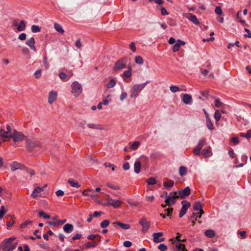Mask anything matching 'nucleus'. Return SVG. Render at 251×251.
<instances>
[{"label":"nucleus","mask_w":251,"mask_h":251,"mask_svg":"<svg viewBox=\"0 0 251 251\" xmlns=\"http://www.w3.org/2000/svg\"><path fill=\"white\" fill-rule=\"evenodd\" d=\"M149 82L148 81L141 84H137L134 85L130 91V97L136 98L139 96L140 92L144 88L146 84Z\"/></svg>","instance_id":"f257e3e1"},{"label":"nucleus","mask_w":251,"mask_h":251,"mask_svg":"<svg viewBox=\"0 0 251 251\" xmlns=\"http://www.w3.org/2000/svg\"><path fill=\"white\" fill-rule=\"evenodd\" d=\"M72 93L75 97H77L81 94L82 92V87L81 85L77 81H74L71 85Z\"/></svg>","instance_id":"f03ea898"},{"label":"nucleus","mask_w":251,"mask_h":251,"mask_svg":"<svg viewBox=\"0 0 251 251\" xmlns=\"http://www.w3.org/2000/svg\"><path fill=\"white\" fill-rule=\"evenodd\" d=\"M122 203V201L113 199L109 196H108V197L106 199V202L104 205L107 206H112L114 208H118L120 206Z\"/></svg>","instance_id":"7ed1b4c3"},{"label":"nucleus","mask_w":251,"mask_h":251,"mask_svg":"<svg viewBox=\"0 0 251 251\" xmlns=\"http://www.w3.org/2000/svg\"><path fill=\"white\" fill-rule=\"evenodd\" d=\"M127 58H122L118 60L113 67V70L117 72L120 70L125 68L127 63Z\"/></svg>","instance_id":"20e7f679"},{"label":"nucleus","mask_w":251,"mask_h":251,"mask_svg":"<svg viewBox=\"0 0 251 251\" xmlns=\"http://www.w3.org/2000/svg\"><path fill=\"white\" fill-rule=\"evenodd\" d=\"M27 144V149L30 151H37L40 149V144L38 141L28 140Z\"/></svg>","instance_id":"39448f33"},{"label":"nucleus","mask_w":251,"mask_h":251,"mask_svg":"<svg viewBox=\"0 0 251 251\" xmlns=\"http://www.w3.org/2000/svg\"><path fill=\"white\" fill-rule=\"evenodd\" d=\"M11 138H12L14 142H18L25 139V135L22 132L14 129L13 133L11 134Z\"/></svg>","instance_id":"423d86ee"},{"label":"nucleus","mask_w":251,"mask_h":251,"mask_svg":"<svg viewBox=\"0 0 251 251\" xmlns=\"http://www.w3.org/2000/svg\"><path fill=\"white\" fill-rule=\"evenodd\" d=\"M182 207L179 213V217L182 218L186 213L187 209L190 207V203L186 201H181Z\"/></svg>","instance_id":"0eeeda50"},{"label":"nucleus","mask_w":251,"mask_h":251,"mask_svg":"<svg viewBox=\"0 0 251 251\" xmlns=\"http://www.w3.org/2000/svg\"><path fill=\"white\" fill-rule=\"evenodd\" d=\"M139 224L142 226V231L146 232L150 227V222L148 221L147 219L143 217L139 221Z\"/></svg>","instance_id":"6e6552de"},{"label":"nucleus","mask_w":251,"mask_h":251,"mask_svg":"<svg viewBox=\"0 0 251 251\" xmlns=\"http://www.w3.org/2000/svg\"><path fill=\"white\" fill-rule=\"evenodd\" d=\"M191 190L189 187H186L183 189H181L178 192V196L180 199H184L190 195Z\"/></svg>","instance_id":"1a4fd4ad"},{"label":"nucleus","mask_w":251,"mask_h":251,"mask_svg":"<svg viewBox=\"0 0 251 251\" xmlns=\"http://www.w3.org/2000/svg\"><path fill=\"white\" fill-rule=\"evenodd\" d=\"M10 167L12 172H14L19 169L22 170L25 168V166L23 165L16 161L12 162L10 164Z\"/></svg>","instance_id":"9d476101"},{"label":"nucleus","mask_w":251,"mask_h":251,"mask_svg":"<svg viewBox=\"0 0 251 251\" xmlns=\"http://www.w3.org/2000/svg\"><path fill=\"white\" fill-rule=\"evenodd\" d=\"M163 235V233L161 232L153 233L152 234L153 241L155 243H159L163 242L165 240V238L163 237L160 238Z\"/></svg>","instance_id":"9b49d317"},{"label":"nucleus","mask_w":251,"mask_h":251,"mask_svg":"<svg viewBox=\"0 0 251 251\" xmlns=\"http://www.w3.org/2000/svg\"><path fill=\"white\" fill-rule=\"evenodd\" d=\"M182 101L185 104H190L192 102V97L190 94H185L181 95Z\"/></svg>","instance_id":"f8f14e48"},{"label":"nucleus","mask_w":251,"mask_h":251,"mask_svg":"<svg viewBox=\"0 0 251 251\" xmlns=\"http://www.w3.org/2000/svg\"><path fill=\"white\" fill-rule=\"evenodd\" d=\"M82 194L84 196H90L93 199L97 196V195L94 193V190L91 189H87L84 190L82 192Z\"/></svg>","instance_id":"ddd939ff"},{"label":"nucleus","mask_w":251,"mask_h":251,"mask_svg":"<svg viewBox=\"0 0 251 251\" xmlns=\"http://www.w3.org/2000/svg\"><path fill=\"white\" fill-rule=\"evenodd\" d=\"M186 18L195 25H200V22L195 15H193L191 13H189L186 16Z\"/></svg>","instance_id":"4468645a"},{"label":"nucleus","mask_w":251,"mask_h":251,"mask_svg":"<svg viewBox=\"0 0 251 251\" xmlns=\"http://www.w3.org/2000/svg\"><path fill=\"white\" fill-rule=\"evenodd\" d=\"M35 41L34 37H31L29 39L26 41L25 44L28 46L32 50L36 51V49L35 47Z\"/></svg>","instance_id":"2eb2a0df"},{"label":"nucleus","mask_w":251,"mask_h":251,"mask_svg":"<svg viewBox=\"0 0 251 251\" xmlns=\"http://www.w3.org/2000/svg\"><path fill=\"white\" fill-rule=\"evenodd\" d=\"M57 93L55 91H51L49 93V96L48 98V102L50 104H52L56 100Z\"/></svg>","instance_id":"dca6fc26"},{"label":"nucleus","mask_w":251,"mask_h":251,"mask_svg":"<svg viewBox=\"0 0 251 251\" xmlns=\"http://www.w3.org/2000/svg\"><path fill=\"white\" fill-rule=\"evenodd\" d=\"M11 134H9L4 129H0V139H2V142L5 141L6 138H11Z\"/></svg>","instance_id":"f3484780"},{"label":"nucleus","mask_w":251,"mask_h":251,"mask_svg":"<svg viewBox=\"0 0 251 251\" xmlns=\"http://www.w3.org/2000/svg\"><path fill=\"white\" fill-rule=\"evenodd\" d=\"M185 45V42L179 39L178 40L174 46L173 48V51L175 52L178 51L180 49V46H184Z\"/></svg>","instance_id":"a211bd4d"},{"label":"nucleus","mask_w":251,"mask_h":251,"mask_svg":"<svg viewBox=\"0 0 251 251\" xmlns=\"http://www.w3.org/2000/svg\"><path fill=\"white\" fill-rule=\"evenodd\" d=\"M63 230L67 233H70L73 231L74 226L71 224H66L63 227Z\"/></svg>","instance_id":"6ab92c4d"},{"label":"nucleus","mask_w":251,"mask_h":251,"mask_svg":"<svg viewBox=\"0 0 251 251\" xmlns=\"http://www.w3.org/2000/svg\"><path fill=\"white\" fill-rule=\"evenodd\" d=\"M176 248L177 250L178 251H188L186 249L184 244H181L180 242L177 241L176 243H175Z\"/></svg>","instance_id":"aec40b11"},{"label":"nucleus","mask_w":251,"mask_h":251,"mask_svg":"<svg viewBox=\"0 0 251 251\" xmlns=\"http://www.w3.org/2000/svg\"><path fill=\"white\" fill-rule=\"evenodd\" d=\"M201 154L205 157H209L212 155V153L211 147L203 149L201 151Z\"/></svg>","instance_id":"412c9836"},{"label":"nucleus","mask_w":251,"mask_h":251,"mask_svg":"<svg viewBox=\"0 0 251 251\" xmlns=\"http://www.w3.org/2000/svg\"><path fill=\"white\" fill-rule=\"evenodd\" d=\"M141 166V162L138 160H136L134 164V171L136 174H139L140 172Z\"/></svg>","instance_id":"4be33fe9"},{"label":"nucleus","mask_w":251,"mask_h":251,"mask_svg":"<svg viewBox=\"0 0 251 251\" xmlns=\"http://www.w3.org/2000/svg\"><path fill=\"white\" fill-rule=\"evenodd\" d=\"M113 224L119 226L124 229H129L130 228V226L129 224H123L120 222H114Z\"/></svg>","instance_id":"5701e85b"},{"label":"nucleus","mask_w":251,"mask_h":251,"mask_svg":"<svg viewBox=\"0 0 251 251\" xmlns=\"http://www.w3.org/2000/svg\"><path fill=\"white\" fill-rule=\"evenodd\" d=\"M16 238L14 236L4 239L2 242L3 246H8L9 244L11 243Z\"/></svg>","instance_id":"b1692460"},{"label":"nucleus","mask_w":251,"mask_h":251,"mask_svg":"<svg viewBox=\"0 0 251 251\" xmlns=\"http://www.w3.org/2000/svg\"><path fill=\"white\" fill-rule=\"evenodd\" d=\"M68 183L73 187L79 188L80 187V184L77 181H75L74 179L71 178L68 180Z\"/></svg>","instance_id":"393cba45"},{"label":"nucleus","mask_w":251,"mask_h":251,"mask_svg":"<svg viewBox=\"0 0 251 251\" xmlns=\"http://www.w3.org/2000/svg\"><path fill=\"white\" fill-rule=\"evenodd\" d=\"M54 27L55 29L60 34H63L64 32V30L61 25L60 24L55 23H54Z\"/></svg>","instance_id":"a878e982"},{"label":"nucleus","mask_w":251,"mask_h":251,"mask_svg":"<svg viewBox=\"0 0 251 251\" xmlns=\"http://www.w3.org/2000/svg\"><path fill=\"white\" fill-rule=\"evenodd\" d=\"M87 126L91 129H102L99 124L90 123L87 124Z\"/></svg>","instance_id":"bb28decb"},{"label":"nucleus","mask_w":251,"mask_h":251,"mask_svg":"<svg viewBox=\"0 0 251 251\" xmlns=\"http://www.w3.org/2000/svg\"><path fill=\"white\" fill-rule=\"evenodd\" d=\"M179 175L181 176H184L186 175L187 172V169L186 167L181 166L179 168Z\"/></svg>","instance_id":"cd10ccee"},{"label":"nucleus","mask_w":251,"mask_h":251,"mask_svg":"<svg viewBox=\"0 0 251 251\" xmlns=\"http://www.w3.org/2000/svg\"><path fill=\"white\" fill-rule=\"evenodd\" d=\"M174 185V181L172 180H168L167 181H164L163 186L167 189L172 188Z\"/></svg>","instance_id":"c85d7f7f"},{"label":"nucleus","mask_w":251,"mask_h":251,"mask_svg":"<svg viewBox=\"0 0 251 251\" xmlns=\"http://www.w3.org/2000/svg\"><path fill=\"white\" fill-rule=\"evenodd\" d=\"M206 126H207V128L209 130H212L214 129L213 125L212 123L211 122V120H210V118L209 117V116H206Z\"/></svg>","instance_id":"c756f323"},{"label":"nucleus","mask_w":251,"mask_h":251,"mask_svg":"<svg viewBox=\"0 0 251 251\" xmlns=\"http://www.w3.org/2000/svg\"><path fill=\"white\" fill-rule=\"evenodd\" d=\"M25 22L23 20L21 21L17 27V30L19 31H24L25 29Z\"/></svg>","instance_id":"7c9ffc66"},{"label":"nucleus","mask_w":251,"mask_h":251,"mask_svg":"<svg viewBox=\"0 0 251 251\" xmlns=\"http://www.w3.org/2000/svg\"><path fill=\"white\" fill-rule=\"evenodd\" d=\"M205 235L207 237L212 238V237H213L215 236V231L213 230L208 229V230L205 231Z\"/></svg>","instance_id":"2f4dec72"},{"label":"nucleus","mask_w":251,"mask_h":251,"mask_svg":"<svg viewBox=\"0 0 251 251\" xmlns=\"http://www.w3.org/2000/svg\"><path fill=\"white\" fill-rule=\"evenodd\" d=\"M17 245V243H15L11 247H9L8 246H3V251H12L16 248Z\"/></svg>","instance_id":"473e14b6"},{"label":"nucleus","mask_w":251,"mask_h":251,"mask_svg":"<svg viewBox=\"0 0 251 251\" xmlns=\"http://www.w3.org/2000/svg\"><path fill=\"white\" fill-rule=\"evenodd\" d=\"M140 145V143L139 141H135L130 146L129 148L132 150H136Z\"/></svg>","instance_id":"72a5a7b5"},{"label":"nucleus","mask_w":251,"mask_h":251,"mask_svg":"<svg viewBox=\"0 0 251 251\" xmlns=\"http://www.w3.org/2000/svg\"><path fill=\"white\" fill-rule=\"evenodd\" d=\"M194 209L195 210H199L200 211H201L202 209V204L200 201H197L194 205Z\"/></svg>","instance_id":"f704fd0d"},{"label":"nucleus","mask_w":251,"mask_h":251,"mask_svg":"<svg viewBox=\"0 0 251 251\" xmlns=\"http://www.w3.org/2000/svg\"><path fill=\"white\" fill-rule=\"evenodd\" d=\"M206 144V140L204 138H201V139L199 143L198 144V145L197 147L199 148L200 149H201Z\"/></svg>","instance_id":"c9c22d12"},{"label":"nucleus","mask_w":251,"mask_h":251,"mask_svg":"<svg viewBox=\"0 0 251 251\" xmlns=\"http://www.w3.org/2000/svg\"><path fill=\"white\" fill-rule=\"evenodd\" d=\"M165 202L168 204V205H172L175 203L176 201L175 199H169L168 198V196H166V200L165 201Z\"/></svg>","instance_id":"e433bc0d"},{"label":"nucleus","mask_w":251,"mask_h":251,"mask_svg":"<svg viewBox=\"0 0 251 251\" xmlns=\"http://www.w3.org/2000/svg\"><path fill=\"white\" fill-rule=\"evenodd\" d=\"M135 62L137 64L142 65L144 63V60L141 56L138 55L135 57Z\"/></svg>","instance_id":"4c0bfd02"},{"label":"nucleus","mask_w":251,"mask_h":251,"mask_svg":"<svg viewBox=\"0 0 251 251\" xmlns=\"http://www.w3.org/2000/svg\"><path fill=\"white\" fill-rule=\"evenodd\" d=\"M179 198L178 196V192H172L169 193L168 195V198L169 199H176V198Z\"/></svg>","instance_id":"58836bf2"},{"label":"nucleus","mask_w":251,"mask_h":251,"mask_svg":"<svg viewBox=\"0 0 251 251\" xmlns=\"http://www.w3.org/2000/svg\"><path fill=\"white\" fill-rule=\"evenodd\" d=\"M58 75H59V78L61 80H63L64 81L69 80V78L68 77V75L65 73H64L63 72L60 73Z\"/></svg>","instance_id":"ea45409f"},{"label":"nucleus","mask_w":251,"mask_h":251,"mask_svg":"<svg viewBox=\"0 0 251 251\" xmlns=\"http://www.w3.org/2000/svg\"><path fill=\"white\" fill-rule=\"evenodd\" d=\"M31 30L33 33H37L41 31V28L37 25H33L31 26Z\"/></svg>","instance_id":"a19ab883"},{"label":"nucleus","mask_w":251,"mask_h":251,"mask_svg":"<svg viewBox=\"0 0 251 251\" xmlns=\"http://www.w3.org/2000/svg\"><path fill=\"white\" fill-rule=\"evenodd\" d=\"M110 224V222L109 220H105L103 221H102L100 225V226L101 228H106V227H107Z\"/></svg>","instance_id":"79ce46f5"},{"label":"nucleus","mask_w":251,"mask_h":251,"mask_svg":"<svg viewBox=\"0 0 251 251\" xmlns=\"http://www.w3.org/2000/svg\"><path fill=\"white\" fill-rule=\"evenodd\" d=\"M221 114L218 110H216L214 113V118L216 122H219L221 119Z\"/></svg>","instance_id":"37998d69"},{"label":"nucleus","mask_w":251,"mask_h":251,"mask_svg":"<svg viewBox=\"0 0 251 251\" xmlns=\"http://www.w3.org/2000/svg\"><path fill=\"white\" fill-rule=\"evenodd\" d=\"M180 236V234L179 233H177V236L175 238L171 239L170 240L172 241V243L173 244H175V243H176L177 241H178L179 242H181V240L180 239H179ZM183 241L184 240H182V241Z\"/></svg>","instance_id":"c03bdc74"},{"label":"nucleus","mask_w":251,"mask_h":251,"mask_svg":"<svg viewBox=\"0 0 251 251\" xmlns=\"http://www.w3.org/2000/svg\"><path fill=\"white\" fill-rule=\"evenodd\" d=\"M39 216L40 217H43L45 219H50V216L45 213L43 211H40L39 212Z\"/></svg>","instance_id":"a18cd8bd"},{"label":"nucleus","mask_w":251,"mask_h":251,"mask_svg":"<svg viewBox=\"0 0 251 251\" xmlns=\"http://www.w3.org/2000/svg\"><path fill=\"white\" fill-rule=\"evenodd\" d=\"M146 182L149 185H153V184H156V179L154 178L151 177V178H149L147 179Z\"/></svg>","instance_id":"49530a36"},{"label":"nucleus","mask_w":251,"mask_h":251,"mask_svg":"<svg viewBox=\"0 0 251 251\" xmlns=\"http://www.w3.org/2000/svg\"><path fill=\"white\" fill-rule=\"evenodd\" d=\"M116 84V81L114 79H111L107 84V87L108 88H111L115 86Z\"/></svg>","instance_id":"de8ad7c7"},{"label":"nucleus","mask_w":251,"mask_h":251,"mask_svg":"<svg viewBox=\"0 0 251 251\" xmlns=\"http://www.w3.org/2000/svg\"><path fill=\"white\" fill-rule=\"evenodd\" d=\"M34 75L36 78L38 79L40 78L42 75V70L41 69L37 70L35 72Z\"/></svg>","instance_id":"09e8293b"},{"label":"nucleus","mask_w":251,"mask_h":251,"mask_svg":"<svg viewBox=\"0 0 251 251\" xmlns=\"http://www.w3.org/2000/svg\"><path fill=\"white\" fill-rule=\"evenodd\" d=\"M131 68L129 67L128 70H126L124 72L123 75H125L126 77H130L131 75Z\"/></svg>","instance_id":"8fccbe9b"},{"label":"nucleus","mask_w":251,"mask_h":251,"mask_svg":"<svg viewBox=\"0 0 251 251\" xmlns=\"http://www.w3.org/2000/svg\"><path fill=\"white\" fill-rule=\"evenodd\" d=\"M170 89L171 92L176 93L179 90V88L177 86L172 85L170 87Z\"/></svg>","instance_id":"3c124183"},{"label":"nucleus","mask_w":251,"mask_h":251,"mask_svg":"<svg viewBox=\"0 0 251 251\" xmlns=\"http://www.w3.org/2000/svg\"><path fill=\"white\" fill-rule=\"evenodd\" d=\"M158 249L160 251H165L167 250V246L166 245H165V244H160L158 246Z\"/></svg>","instance_id":"603ef678"},{"label":"nucleus","mask_w":251,"mask_h":251,"mask_svg":"<svg viewBox=\"0 0 251 251\" xmlns=\"http://www.w3.org/2000/svg\"><path fill=\"white\" fill-rule=\"evenodd\" d=\"M203 210H201V211H199L197 213H193V215H194L195 217V220L197 219V218H201L202 216V214L204 213Z\"/></svg>","instance_id":"864d4df0"},{"label":"nucleus","mask_w":251,"mask_h":251,"mask_svg":"<svg viewBox=\"0 0 251 251\" xmlns=\"http://www.w3.org/2000/svg\"><path fill=\"white\" fill-rule=\"evenodd\" d=\"M215 12L218 15H221L223 13V10L220 6H217L215 9Z\"/></svg>","instance_id":"5fc2aeb1"},{"label":"nucleus","mask_w":251,"mask_h":251,"mask_svg":"<svg viewBox=\"0 0 251 251\" xmlns=\"http://www.w3.org/2000/svg\"><path fill=\"white\" fill-rule=\"evenodd\" d=\"M86 247L87 248H91V247H95L97 245V243L96 242H95L94 243H91V242H88L86 244Z\"/></svg>","instance_id":"6e6d98bb"},{"label":"nucleus","mask_w":251,"mask_h":251,"mask_svg":"<svg viewBox=\"0 0 251 251\" xmlns=\"http://www.w3.org/2000/svg\"><path fill=\"white\" fill-rule=\"evenodd\" d=\"M5 213V211L4 209V206L3 205H2L0 207V219H2L3 218Z\"/></svg>","instance_id":"4d7b16f0"},{"label":"nucleus","mask_w":251,"mask_h":251,"mask_svg":"<svg viewBox=\"0 0 251 251\" xmlns=\"http://www.w3.org/2000/svg\"><path fill=\"white\" fill-rule=\"evenodd\" d=\"M107 185L109 188L113 190H119L120 189V187L118 185H115L110 183H107Z\"/></svg>","instance_id":"13d9d810"},{"label":"nucleus","mask_w":251,"mask_h":251,"mask_svg":"<svg viewBox=\"0 0 251 251\" xmlns=\"http://www.w3.org/2000/svg\"><path fill=\"white\" fill-rule=\"evenodd\" d=\"M43 63L45 65V68L48 69L49 68V64L48 62V58L47 56H44L43 59Z\"/></svg>","instance_id":"bf43d9fd"},{"label":"nucleus","mask_w":251,"mask_h":251,"mask_svg":"<svg viewBox=\"0 0 251 251\" xmlns=\"http://www.w3.org/2000/svg\"><path fill=\"white\" fill-rule=\"evenodd\" d=\"M201 149L198 147H195L193 149V153L195 155H198L200 154Z\"/></svg>","instance_id":"052dcab7"},{"label":"nucleus","mask_w":251,"mask_h":251,"mask_svg":"<svg viewBox=\"0 0 251 251\" xmlns=\"http://www.w3.org/2000/svg\"><path fill=\"white\" fill-rule=\"evenodd\" d=\"M31 222H32L31 221H29V220L26 221L24 223H22L20 225V227L22 228H25L26 226H27L28 225L31 224Z\"/></svg>","instance_id":"680f3d73"},{"label":"nucleus","mask_w":251,"mask_h":251,"mask_svg":"<svg viewBox=\"0 0 251 251\" xmlns=\"http://www.w3.org/2000/svg\"><path fill=\"white\" fill-rule=\"evenodd\" d=\"M223 103L220 101V99L217 98L215 100V106L217 107H220L223 105Z\"/></svg>","instance_id":"e2e57ef3"},{"label":"nucleus","mask_w":251,"mask_h":251,"mask_svg":"<svg viewBox=\"0 0 251 251\" xmlns=\"http://www.w3.org/2000/svg\"><path fill=\"white\" fill-rule=\"evenodd\" d=\"M127 93L126 92L123 93L120 96L121 101H123L127 97Z\"/></svg>","instance_id":"0e129e2a"},{"label":"nucleus","mask_w":251,"mask_h":251,"mask_svg":"<svg viewBox=\"0 0 251 251\" xmlns=\"http://www.w3.org/2000/svg\"><path fill=\"white\" fill-rule=\"evenodd\" d=\"M130 49L133 52H135L136 50V48L135 46V44L134 42H132L130 45Z\"/></svg>","instance_id":"69168bd1"},{"label":"nucleus","mask_w":251,"mask_h":251,"mask_svg":"<svg viewBox=\"0 0 251 251\" xmlns=\"http://www.w3.org/2000/svg\"><path fill=\"white\" fill-rule=\"evenodd\" d=\"M75 45L77 48L80 49L82 47V44L79 39H77L75 43Z\"/></svg>","instance_id":"338daca9"},{"label":"nucleus","mask_w":251,"mask_h":251,"mask_svg":"<svg viewBox=\"0 0 251 251\" xmlns=\"http://www.w3.org/2000/svg\"><path fill=\"white\" fill-rule=\"evenodd\" d=\"M26 36V35L25 33H22L19 35L18 38L20 40L23 41L25 39Z\"/></svg>","instance_id":"774afa93"}]
</instances>
